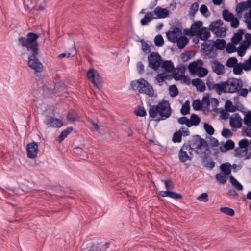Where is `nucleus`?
<instances>
[{
    "instance_id": "2f4dec72",
    "label": "nucleus",
    "mask_w": 251,
    "mask_h": 251,
    "mask_svg": "<svg viewBox=\"0 0 251 251\" xmlns=\"http://www.w3.org/2000/svg\"><path fill=\"white\" fill-rule=\"evenodd\" d=\"M181 113L183 115H186L189 113L190 112V102L189 100H186L182 105V108L180 110Z\"/></svg>"
},
{
    "instance_id": "7ed1b4c3",
    "label": "nucleus",
    "mask_w": 251,
    "mask_h": 251,
    "mask_svg": "<svg viewBox=\"0 0 251 251\" xmlns=\"http://www.w3.org/2000/svg\"><path fill=\"white\" fill-rule=\"evenodd\" d=\"M130 85L133 90H138L139 93L145 94L149 97L154 96V90L152 86L143 78L131 81Z\"/></svg>"
},
{
    "instance_id": "5fc2aeb1",
    "label": "nucleus",
    "mask_w": 251,
    "mask_h": 251,
    "mask_svg": "<svg viewBox=\"0 0 251 251\" xmlns=\"http://www.w3.org/2000/svg\"><path fill=\"white\" fill-rule=\"evenodd\" d=\"M199 8V4L197 2L193 3L190 6V14L194 16L198 11Z\"/></svg>"
},
{
    "instance_id": "c9c22d12",
    "label": "nucleus",
    "mask_w": 251,
    "mask_h": 251,
    "mask_svg": "<svg viewBox=\"0 0 251 251\" xmlns=\"http://www.w3.org/2000/svg\"><path fill=\"white\" fill-rule=\"evenodd\" d=\"M225 108L226 110L230 112H234L236 110V106L233 105L232 104V102L229 100H227L226 101L225 103Z\"/></svg>"
},
{
    "instance_id": "603ef678",
    "label": "nucleus",
    "mask_w": 251,
    "mask_h": 251,
    "mask_svg": "<svg viewBox=\"0 0 251 251\" xmlns=\"http://www.w3.org/2000/svg\"><path fill=\"white\" fill-rule=\"evenodd\" d=\"M168 197L175 200H179L182 198V196L180 194L171 191H169Z\"/></svg>"
},
{
    "instance_id": "69168bd1",
    "label": "nucleus",
    "mask_w": 251,
    "mask_h": 251,
    "mask_svg": "<svg viewBox=\"0 0 251 251\" xmlns=\"http://www.w3.org/2000/svg\"><path fill=\"white\" fill-rule=\"evenodd\" d=\"M178 123L181 125L185 124L188 127H189V119L186 117L183 116L178 118Z\"/></svg>"
},
{
    "instance_id": "58836bf2",
    "label": "nucleus",
    "mask_w": 251,
    "mask_h": 251,
    "mask_svg": "<svg viewBox=\"0 0 251 251\" xmlns=\"http://www.w3.org/2000/svg\"><path fill=\"white\" fill-rule=\"evenodd\" d=\"M182 133L181 130H180L174 133L173 137L172 140L174 143H179L181 142L182 139Z\"/></svg>"
},
{
    "instance_id": "c03bdc74",
    "label": "nucleus",
    "mask_w": 251,
    "mask_h": 251,
    "mask_svg": "<svg viewBox=\"0 0 251 251\" xmlns=\"http://www.w3.org/2000/svg\"><path fill=\"white\" fill-rule=\"evenodd\" d=\"M220 211L227 215L230 216H233L235 213L233 209L227 207H221L220 208Z\"/></svg>"
},
{
    "instance_id": "4c0bfd02",
    "label": "nucleus",
    "mask_w": 251,
    "mask_h": 251,
    "mask_svg": "<svg viewBox=\"0 0 251 251\" xmlns=\"http://www.w3.org/2000/svg\"><path fill=\"white\" fill-rule=\"evenodd\" d=\"M226 176L222 173H218L215 176L216 180L221 184H225L226 182Z\"/></svg>"
},
{
    "instance_id": "2eb2a0df",
    "label": "nucleus",
    "mask_w": 251,
    "mask_h": 251,
    "mask_svg": "<svg viewBox=\"0 0 251 251\" xmlns=\"http://www.w3.org/2000/svg\"><path fill=\"white\" fill-rule=\"evenodd\" d=\"M211 67L213 72L218 75H223L225 73L224 65L217 60L212 62Z\"/></svg>"
},
{
    "instance_id": "20e7f679",
    "label": "nucleus",
    "mask_w": 251,
    "mask_h": 251,
    "mask_svg": "<svg viewBox=\"0 0 251 251\" xmlns=\"http://www.w3.org/2000/svg\"><path fill=\"white\" fill-rule=\"evenodd\" d=\"M192 150V148L190 143H184L181 147L178 153L179 161L181 162L184 163L187 160H191L193 158Z\"/></svg>"
},
{
    "instance_id": "dca6fc26",
    "label": "nucleus",
    "mask_w": 251,
    "mask_h": 251,
    "mask_svg": "<svg viewBox=\"0 0 251 251\" xmlns=\"http://www.w3.org/2000/svg\"><path fill=\"white\" fill-rule=\"evenodd\" d=\"M153 14L156 16L155 19H162L168 16L169 15V11L166 8L157 6L154 9Z\"/></svg>"
},
{
    "instance_id": "bf43d9fd",
    "label": "nucleus",
    "mask_w": 251,
    "mask_h": 251,
    "mask_svg": "<svg viewBox=\"0 0 251 251\" xmlns=\"http://www.w3.org/2000/svg\"><path fill=\"white\" fill-rule=\"evenodd\" d=\"M142 43V50L144 52L149 53L151 51L150 46L147 43H146L143 39L141 40Z\"/></svg>"
},
{
    "instance_id": "c85d7f7f",
    "label": "nucleus",
    "mask_w": 251,
    "mask_h": 251,
    "mask_svg": "<svg viewBox=\"0 0 251 251\" xmlns=\"http://www.w3.org/2000/svg\"><path fill=\"white\" fill-rule=\"evenodd\" d=\"M235 143L231 139H228L226 141V143L224 145V148L225 150H224L223 147H220V150L222 152H226L227 150H230L233 149L234 148Z\"/></svg>"
},
{
    "instance_id": "ea45409f",
    "label": "nucleus",
    "mask_w": 251,
    "mask_h": 251,
    "mask_svg": "<svg viewBox=\"0 0 251 251\" xmlns=\"http://www.w3.org/2000/svg\"><path fill=\"white\" fill-rule=\"evenodd\" d=\"M169 95L172 97H175L178 94V90L175 85H172L169 87Z\"/></svg>"
},
{
    "instance_id": "7c9ffc66",
    "label": "nucleus",
    "mask_w": 251,
    "mask_h": 251,
    "mask_svg": "<svg viewBox=\"0 0 251 251\" xmlns=\"http://www.w3.org/2000/svg\"><path fill=\"white\" fill-rule=\"evenodd\" d=\"M178 34V35L179 34H181V30L179 27H175L173 28V30H170V31H168L167 32L166 36H167V38L168 40L169 41L171 42L172 41V39L173 38H171L169 37L170 36V35H175V34Z\"/></svg>"
},
{
    "instance_id": "680f3d73",
    "label": "nucleus",
    "mask_w": 251,
    "mask_h": 251,
    "mask_svg": "<svg viewBox=\"0 0 251 251\" xmlns=\"http://www.w3.org/2000/svg\"><path fill=\"white\" fill-rule=\"evenodd\" d=\"M54 118L53 117L46 115L44 120V123L48 126L49 127H50V126L53 122Z\"/></svg>"
},
{
    "instance_id": "b1692460",
    "label": "nucleus",
    "mask_w": 251,
    "mask_h": 251,
    "mask_svg": "<svg viewBox=\"0 0 251 251\" xmlns=\"http://www.w3.org/2000/svg\"><path fill=\"white\" fill-rule=\"evenodd\" d=\"M202 24L201 21H198L192 25L191 28L193 32L192 35H197V34H199L201 30V27L202 25Z\"/></svg>"
},
{
    "instance_id": "de8ad7c7",
    "label": "nucleus",
    "mask_w": 251,
    "mask_h": 251,
    "mask_svg": "<svg viewBox=\"0 0 251 251\" xmlns=\"http://www.w3.org/2000/svg\"><path fill=\"white\" fill-rule=\"evenodd\" d=\"M250 45V42H248L247 43V45L245 47L242 48L240 46L238 47V50H237V51L239 56L242 57L244 55L246 52V50L249 47Z\"/></svg>"
},
{
    "instance_id": "bb28decb",
    "label": "nucleus",
    "mask_w": 251,
    "mask_h": 251,
    "mask_svg": "<svg viewBox=\"0 0 251 251\" xmlns=\"http://www.w3.org/2000/svg\"><path fill=\"white\" fill-rule=\"evenodd\" d=\"M200 122L201 119L197 115L195 114H192L190 117V119L189 120V127L192 126H198L200 123Z\"/></svg>"
},
{
    "instance_id": "a19ab883",
    "label": "nucleus",
    "mask_w": 251,
    "mask_h": 251,
    "mask_svg": "<svg viewBox=\"0 0 251 251\" xmlns=\"http://www.w3.org/2000/svg\"><path fill=\"white\" fill-rule=\"evenodd\" d=\"M188 69L192 74H196L198 69L197 63L195 61L190 63L188 65Z\"/></svg>"
},
{
    "instance_id": "aec40b11",
    "label": "nucleus",
    "mask_w": 251,
    "mask_h": 251,
    "mask_svg": "<svg viewBox=\"0 0 251 251\" xmlns=\"http://www.w3.org/2000/svg\"><path fill=\"white\" fill-rule=\"evenodd\" d=\"M161 67L165 70V73L172 72L175 68L173 62L171 60L164 61L161 64Z\"/></svg>"
},
{
    "instance_id": "8fccbe9b",
    "label": "nucleus",
    "mask_w": 251,
    "mask_h": 251,
    "mask_svg": "<svg viewBox=\"0 0 251 251\" xmlns=\"http://www.w3.org/2000/svg\"><path fill=\"white\" fill-rule=\"evenodd\" d=\"M233 43H228L226 47V50L228 53H232L236 52L237 49Z\"/></svg>"
},
{
    "instance_id": "f704fd0d",
    "label": "nucleus",
    "mask_w": 251,
    "mask_h": 251,
    "mask_svg": "<svg viewBox=\"0 0 251 251\" xmlns=\"http://www.w3.org/2000/svg\"><path fill=\"white\" fill-rule=\"evenodd\" d=\"M248 8H249L247 6V4L246 1L241 2L239 3L238 4H237L236 8V12L237 14H240L242 11H245V10L248 9Z\"/></svg>"
},
{
    "instance_id": "4468645a",
    "label": "nucleus",
    "mask_w": 251,
    "mask_h": 251,
    "mask_svg": "<svg viewBox=\"0 0 251 251\" xmlns=\"http://www.w3.org/2000/svg\"><path fill=\"white\" fill-rule=\"evenodd\" d=\"M110 242L97 243L91 246L86 251H107Z\"/></svg>"
},
{
    "instance_id": "5701e85b",
    "label": "nucleus",
    "mask_w": 251,
    "mask_h": 251,
    "mask_svg": "<svg viewBox=\"0 0 251 251\" xmlns=\"http://www.w3.org/2000/svg\"><path fill=\"white\" fill-rule=\"evenodd\" d=\"M244 33V30L240 29L236 33L234 34V36L231 38V41L233 44H237L240 42Z\"/></svg>"
},
{
    "instance_id": "cd10ccee",
    "label": "nucleus",
    "mask_w": 251,
    "mask_h": 251,
    "mask_svg": "<svg viewBox=\"0 0 251 251\" xmlns=\"http://www.w3.org/2000/svg\"><path fill=\"white\" fill-rule=\"evenodd\" d=\"M231 165L229 163L226 162L221 164L220 168L225 175L228 176L231 172Z\"/></svg>"
},
{
    "instance_id": "a18cd8bd",
    "label": "nucleus",
    "mask_w": 251,
    "mask_h": 251,
    "mask_svg": "<svg viewBox=\"0 0 251 251\" xmlns=\"http://www.w3.org/2000/svg\"><path fill=\"white\" fill-rule=\"evenodd\" d=\"M154 43L156 46L161 47L164 44V39L161 35L158 34L155 37Z\"/></svg>"
},
{
    "instance_id": "f257e3e1",
    "label": "nucleus",
    "mask_w": 251,
    "mask_h": 251,
    "mask_svg": "<svg viewBox=\"0 0 251 251\" xmlns=\"http://www.w3.org/2000/svg\"><path fill=\"white\" fill-rule=\"evenodd\" d=\"M39 36L38 34L29 32L27 37H20L18 41L22 46L27 48V51L31 50L32 54L28 56V66L36 72H41L43 70V65L39 61L37 56L38 55V43L37 39Z\"/></svg>"
},
{
    "instance_id": "a211bd4d",
    "label": "nucleus",
    "mask_w": 251,
    "mask_h": 251,
    "mask_svg": "<svg viewBox=\"0 0 251 251\" xmlns=\"http://www.w3.org/2000/svg\"><path fill=\"white\" fill-rule=\"evenodd\" d=\"M208 42L212 43L217 50H224L226 46V42L224 39H217L215 41L213 40H208Z\"/></svg>"
},
{
    "instance_id": "423d86ee",
    "label": "nucleus",
    "mask_w": 251,
    "mask_h": 251,
    "mask_svg": "<svg viewBox=\"0 0 251 251\" xmlns=\"http://www.w3.org/2000/svg\"><path fill=\"white\" fill-rule=\"evenodd\" d=\"M192 150L195 149V151L197 154H202L203 152H200L199 151L202 147L205 149V151L208 150V146L206 141L201 138L200 135H197L194 137V141L190 144Z\"/></svg>"
},
{
    "instance_id": "9d476101",
    "label": "nucleus",
    "mask_w": 251,
    "mask_h": 251,
    "mask_svg": "<svg viewBox=\"0 0 251 251\" xmlns=\"http://www.w3.org/2000/svg\"><path fill=\"white\" fill-rule=\"evenodd\" d=\"M27 157L29 158H35L38 152V145L37 142L33 141L28 143L26 147Z\"/></svg>"
},
{
    "instance_id": "ddd939ff",
    "label": "nucleus",
    "mask_w": 251,
    "mask_h": 251,
    "mask_svg": "<svg viewBox=\"0 0 251 251\" xmlns=\"http://www.w3.org/2000/svg\"><path fill=\"white\" fill-rule=\"evenodd\" d=\"M244 124L250 126V128L248 129L247 128H244L243 131L245 133H243V135L251 137V111H249L245 116L244 119Z\"/></svg>"
},
{
    "instance_id": "f8f14e48",
    "label": "nucleus",
    "mask_w": 251,
    "mask_h": 251,
    "mask_svg": "<svg viewBox=\"0 0 251 251\" xmlns=\"http://www.w3.org/2000/svg\"><path fill=\"white\" fill-rule=\"evenodd\" d=\"M242 118L238 113H235L229 118V124L233 128H239L242 126Z\"/></svg>"
},
{
    "instance_id": "39448f33",
    "label": "nucleus",
    "mask_w": 251,
    "mask_h": 251,
    "mask_svg": "<svg viewBox=\"0 0 251 251\" xmlns=\"http://www.w3.org/2000/svg\"><path fill=\"white\" fill-rule=\"evenodd\" d=\"M227 93H233L238 91L243 86L242 80L235 78H229L226 81Z\"/></svg>"
},
{
    "instance_id": "9b49d317",
    "label": "nucleus",
    "mask_w": 251,
    "mask_h": 251,
    "mask_svg": "<svg viewBox=\"0 0 251 251\" xmlns=\"http://www.w3.org/2000/svg\"><path fill=\"white\" fill-rule=\"evenodd\" d=\"M88 79L91 81L95 86H98L100 82V76L98 72L95 70L90 69L87 73Z\"/></svg>"
},
{
    "instance_id": "09e8293b",
    "label": "nucleus",
    "mask_w": 251,
    "mask_h": 251,
    "mask_svg": "<svg viewBox=\"0 0 251 251\" xmlns=\"http://www.w3.org/2000/svg\"><path fill=\"white\" fill-rule=\"evenodd\" d=\"M63 125L62 121L58 118H54L53 122L50 126V127L53 128H59Z\"/></svg>"
},
{
    "instance_id": "6e6552de",
    "label": "nucleus",
    "mask_w": 251,
    "mask_h": 251,
    "mask_svg": "<svg viewBox=\"0 0 251 251\" xmlns=\"http://www.w3.org/2000/svg\"><path fill=\"white\" fill-rule=\"evenodd\" d=\"M149 67L154 70H157L160 66L161 58L160 54L157 52H152L148 57Z\"/></svg>"
},
{
    "instance_id": "13d9d810",
    "label": "nucleus",
    "mask_w": 251,
    "mask_h": 251,
    "mask_svg": "<svg viewBox=\"0 0 251 251\" xmlns=\"http://www.w3.org/2000/svg\"><path fill=\"white\" fill-rule=\"evenodd\" d=\"M136 115L138 116L144 117L147 115L146 111L142 106H139L136 111Z\"/></svg>"
},
{
    "instance_id": "37998d69",
    "label": "nucleus",
    "mask_w": 251,
    "mask_h": 251,
    "mask_svg": "<svg viewBox=\"0 0 251 251\" xmlns=\"http://www.w3.org/2000/svg\"><path fill=\"white\" fill-rule=\"evenodd\" d=\"M203 127L206 132L209 135H212L214 133V129L213 126L208 123H205Z\"/></svg>"
},
{
    "instance_id": "0e129e2a",
    "label": "nucleus",
    "mask_w": 251,
    "mask_h": 251,
    "mask_svg": "<svg viewBox=\"0 0 251 251\" xmlns=\"http://www.w3.org/2000/svg\"><path fill=\"white\" fill-rule=\"evenodd\" d=\"M249 144V142L247 139H241L238 143L239 146L240 148H247Z\"/></svg>"
},
{
    "instance_id": "864d4df0",
    "label": "nucleus",
    "mask_w": 251,
    "mask_h": 251,
    "mask_svg": "<svg viewBox=\"0 0 251 251\" xmlns=\"http://www.w3.org/2000/svg\"><path fill=\"white\" fill-rule=\"evenodd\" d=\"M66 119L68 121H71V122L75 121L77 120L76 113L73 111H70L68 113V114L66 116Z\"/></svg>"
},
{
    "instance_id": "e433bc0d",
    "label": "nucleus",
    "mask_w": 251,
    "mask_h": 251,
    "mask_svg": "<svg viewBox=\"0 0 251 251\" xmlns=\"http://www.w3.org/2000/svg\"><path fill=\"white\" fill-rule=\"evenodd\" d=\"M222 16L224 20L227 22H230L234 17L233 14L229 13L228 10L226 9L223 11Z\"/></svg>"
},
{
    "instance_id": "79ce46f5",
    "label": "nucleus",
    "mask_w": 251,
    "mask_h": 251,
    "mask_svg": "<svg viewBox=\"0 0 251 251\" xmlns=\"http://www.w3.org/2000/svg\"><path fill=\"white\" fill-rule=\"evenodd\" d=\"M238 63V60L236 57H233L229 58L226 63V65L229 68H233Z\"/></svg>"
},
{
    "instance_id": "4be33fe9",
    "label": "nucleus",
    "mask_w": 251,
    "mask_h": 251,
    "mask_svg": "<svg viewBox=\"0 0 251 251\" xmlns=\"http://www.w3.org/2000/svg\"><path fill=\"white\" fill-rule=\"evenodd\" d=\"M153 14L152 12H148L144 17L141 20V24L143 26L147 25L152 19H155L153 17Z\"/></svg>"
},
{
    "instance_id": "774afa93",
    "label": "nucleus",
    "mask_w": 251,
    "mask_h": 251,
    "mask_svg": "<svg viewBox=\"0 0 251 251\" xmlns=\"http://www.w3.org/2000/svg\"><path fill=\"white\" fill-rule=\"evenodd\" d=\"M242 66L243 69L246 71H249L251 69V62L248 59L244 62Z\"/></svg>"
},
{
    "instance_id": "6ab92c4d",
    "label": "nucleus",
    "mask_w": 251,
    "mask_h": 251,
    "mask_svg": "<svg viewBox=\"0 0 251 251\" xmlns=\"http://www.w3.org/2000/svg\"><path fill=\"white\" fill-rule=\"evenodd\" d=\"M192 84L195 86L197 89L200 92H204L205 90V86L202 81L199 79H194L192 81Z\"/></svg>"
},
{
    "instance_id": "f03ea898",
    "label": "nucleus",
    "mask_w": 251,
    "mask_h": 251,
    "mask_svg": "<svg viewBox=\"0 0 251 251\" xmlns=\"http://www.w3.org/2000/svg\"><path fill=\"white\" fill-rule=\"evenodd\" d=\"M160 116L157 121L164 120L169 117L172 114V109L168 101L163 100L156 105H151L149 114L152 118H155L157 114Z\"/></svg>"
},
{
    "instance_id": "4d7b16f0",
    "label": "nucleus",
    "mask_w": 251,
    "mask_h": 251,
    "mask_svg": "<svg viewBox=\"0 0 251 251\" xmlns=\"http://www.w3.org/2000/svg\"><path fill=\"white\" fill-rule=\"evenodd\" d=\"M192 106L194 110H199L201 108L202 104L200 100H195L193 101Z\"/></svg>"
},
{
    "instance_id": "0eeeda50",
    "label": "nucleus",
    "mask_w": 251,
    "mask_h": 251,
    "mask_svg": "<svg viewBox=\"0 0 251 251\" xmlns=\"http://www.w3.org/2000/svg\"><path fill=\"white\" fill-rule=\"evenodd\" d=\"M202 51L206 56L205 58H214L217 57V50L212 43L204 42L202 44Z\"/></svg>"
},
{
    "instance_id": "c756f323",
    "label": "nucleus",
    "mask_w": 251,
    "mask_h": 251,
    "mask_svg": "<svg viewBox=\"0 0 251 251\" xmlns=\"http://www.w3.org/2000/svg\"><path fill=\"white\" fill-rule=\"evenodd\" d=\"M223 24V22L221 20H217L215 21L212 22L209 25V30L212 32L215 31L216 29L220 28Z\"/></svg>"
},
{
    "instance_id": "412c9836",
    "label": "nucleus",
    "mask_w": 251,
    "mask_h": 251,
    "mask_svg": "<svg viewBox=\"0 0 251 251\" xmlns=\"http://www.w3.org/2000/svg\"><path fill=\"white\" fill-rule=\"evenodd\" d=\"M197 35L201 40L206 41L208 40L207 39L210 35V33L207 28L202 27L200 31V33H199V34H197Z\"/></svg>"
},
{
    "instance_id": "393cba45",
    "label": "nucleus",
    "mask_w": 251,
    "mask_h": 251,
    "mask_svg": "<svg viewBox=\"0 0 251 251\" xmlns=\"http://www.w3.org/2000/svg\"><path fill=\"white\" fill-rule=\"evenodd\" d=\"M73 130V127H69L62 131L60 134L58 136L57 140L59 142H61L67 136L72 132Z\"/></svg>"
},
{
    "instance_id": "e2e57ef3",
    "label": "nucleus",
    "mask_w": 251,
    "mask_h": 251,
    "mask_svg": "<svg viewBox=\"0 0 251 251\" xmlns=\"http://www.w3.org/2000/svg\"><path fill=\"white\" fill-rule=\"evenodd\" d=\"M221 134L224 137L227 138L231 137L233 133L229 129L226 128L223 130Z\"/></svg>"
},
{
    "instance_id": "052dcab7",
    "label": "nucleus",
    "mask_w": 251,
    "mask_h": 251,
    "mask_svg": "<svg viewBox=\"0 0 251 251\" xmlns=\"http://www.w3.org/2000/svg\"><path fill=\"white\" fill-rule=\"evenodd\" d=\"M164 184L165 188L168 191L172 190L174 189V184L172 181L170 179L165 180Z\"/></svg>"
},
{
    "instance_id": "338daca9",
    "label": "nucleus",
    "mask_w": 251,
    "mask_h": 251,
    "mask_svg": "<svg viewBox=\"0 0 251 251\" xmlns=\"http://www.w3.org/2000/svg\"><path fill=\"white\" fill-rule=\"evenodd\" d=\"M230 22H231V26L232 28H236L239 26V21L237 18L233 17Z\"/></svg>"
},
{
    "instance_id": "3c124183",
    "label": "nucleus",
    "mask_w": 251,
    "mask_h": 251,
    "mask_svg": "<svg viewBox=\"0 0 251 251\" xmlns=\"http://www.w3.org/2000/svg\"><path fill=\"white\" fill-rule=\"evenodd\" d=\"M213 32L215 33V35L218 37H223L226 35V30L224 29V28L222 27L216 29L215 31H214Z\"/></svg>"
},
{
    "instance_id": "49530a36",
    "label": "nucleus",
    "mask_w": 251,
    "mask_h": 251,
    "mask_svg": "<svg viewBox=\"0 0 251 251\" xmlns=\"http://www.w3.org/2000/svg\"><path fill=\"white\" fill-rule=\"evenodd\" d=\"M233 68V72L235 75L241 74L242 73L243 70H244L241 63H237Z\"/></svg>"
},
{
    "instance_id": "72a5a7b5",
    "label": "nucleus",
    "mask_w": 251,
    "mask_h": 251,
    "mask_svg": "<svg viewBox=\"0 0 251 251\" xmlns=\"http://www.w3.org/2000/svg\"><path fill=\"white\" fill-rule=\"evenodd\" d=\"M156 79L158 83H162L166 79L171 80L170 75H166L165 73L157 75Z\"/></svg>"
},
{
    "instance_id": "473e14b6",
    "label": "nucleus",
    "mask_w": 251,
    "mask_h": 251,
    "mask_svg": "<svg viewBox=\"0 0 251 251\" xmlns=\"http://www.w3.org/2000/svg\"><path fill=\"white\" fill-rule=\"evenodd\" d=\"M203 162L205 163V166L210 169H212L215 166V162L211 158H209L207 156L203 157Z\"/></svg>"
},
{
    "instance_id": "a878e982",
    "label": "nucleus",
    "mask_w": 251,
    "mask_h": 251,
    "mask_svg": "<svg viewBox=\"0 0 251 251\" xmlns=\"http://www.w3.org/2000/svg\"><path fill=\"white\" fill-rule=\"evenodd\" d=\"M226 85V81L220 82L219 83L216 84L215 91L218 94H221L223 92L227 93Z\"/></svg>"
},
{
    "instance_id": "1a4fd4ad",
    "label": "nucleus",
    "mask_w": 251,
    "mask_h": 251,
    "mask_svg": "<svg viewBox=\"0 0 251 251\" xmlns=\"http://www.w3.org/2000/svg\"><path fill=\"white\" fill-rule=\"evenodd\" d=\"M186 70L185 66L177 67L172 71V75H170L171 80L174 78L175 80L178 81L181 80L182 78L183 81H185L187 79V76L185 75L184 73Z\"/></svg>"
},
{
    "instance_id": "6e6d98bb",
    "label": "nucleus",
    "mask_w": 251,
    "mask_h": 251,
    "mask_svg": "<svg viewBox=\"0 0 251 251\" xmlns=\"http://www.w3.org/2000/svg\"><path fill=\"white\" fill-rule=\"evenodd\" d=\"M208 74V70L202 67H200L198 72V75L200 77L206 76Z\"/></svg>"
},
{
    "instance_id": "f3484780",
    "label": "nucleus",
    "mask_w": 251,
    "mask_h": 251,
    "mask_svg": "<svg viewBox=\"0 0 251 251\" xmlns=\"http://www.w3.org/2000/svg\"><path fill=\"white\" fill-rule=\"evenodd\" d=\"M172 43H177V46L180 49H183L189 42V39L186 36L174 37L172 39Z\"/></svg>"
}]
</instances>
